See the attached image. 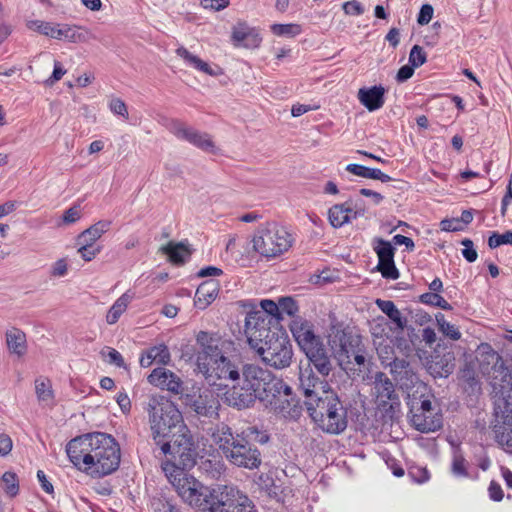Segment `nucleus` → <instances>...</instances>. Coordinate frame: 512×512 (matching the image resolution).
<instances>
[{"instance_id":"1","label":"nucleus","mask_w":512,"mask_h":512,"mask_svg":"<svg viewBox=\"0 0 512 512\" xmlns=\"http://www.w3.org/2000/svg\"><path fill=\"white\" fill-rule=\"evenodd\" d=\"M66 452L76 468L100 478L116 471L120 464V447L109 434L94 432L70 440Z\"/></svg>"},{"instance_id":"2","label":"nucleus","mask_w":512,"mask_h":512,"mask_svg":"<svg viewBox=\"0 0 512 512\" xmlns=\"http://www.w3.org/2000/svg\"><path fill=\"white\" fill-rule=\"evenodd\" d=\"M245 334L249 346L263 362L275 369L288 367L292 361V345L284 332L272 330L263 312H249L245 318Z\"/></svg>"},{"instance_id":"3","label":"nucleus","mask_w":512,"mask_h":512,"mask_svg":"<svg viewBox=\"0 0 512 512\" xmlns=\"http://www.w3.org/2000/svg\"><path fill=\"white\" fill-rule=\"evenodd\" d=\"M252 435H255L253 440L260 444L269 441V436L259 432L256 427H249L245 432L234 435L232 429L224 423L217 425L211 436L230 464L238 468L255 470L262 464V455L249 439Z\"/></svg>"},{"instance_id":"4","label":"nucleus","mask_w":512,"mask_h":512,"mask_svg":"<svg viewBox=\"0 0 512 512\" xmlns=\"http://www.w3.org/2000/svg\"><path fill=\"white\" fill-rule=\"evenodd\" d=\"M196 340L201 348L197 353V368L207 381L215 384L216 380L240 379L238 367L227 357L232 342L205 331H200Z\"/></svg>"},{"instance_id":"5","label":"nucleus","mask_w":512,"mask_h":512,"mask_svg":"<svg viewBox=\"0 0 512 512\" xmlns=\"http://www.w3.org/2000/svg\"><path fill=\"white\" fill-rule=\"evenodd\" d=\"M314 423L325 433L338 435L348 425L347 409L332 390H323L321 397L304 402Z\"/></svg>"},{"instance_id":"6","label":"nucleus","mask_w":512,"mask_h":512,"mask_svg":"<svg viewBox=\"0 0 512 512\" xmlns=\"http://www.w3.org/2000/svg\"><path fill=\"white\" fill-rule=\"evenodd\" d=\"M146 411L156 445L170 437L174 429L179 430L181 425H185L179 409L164 396H151L147 402Z\"/></svg>"},{"instance_id":"7","label":"nucleus","mask_w":512,"mask_h":512,"mask_svg":"<svg viewBox=\"0 0 512 512\" xmlns=\"http://www.w3.org/2000/svg\"><path fill=\"white\" fill-rule=\"evenodd\" d=\"M291 245V235L275 222L260 225L253 237L254 250L267 258L283 254Z\"/></svg>"},{"instance_id":"8","label":"nucleus","mask_w":512,"mask_h":512,"mask_svg":"<svg viewBox=\"0 0 512 512\" xmlns=\"http://www.w3.org/2000/svg\"><path fill=\"white\" fill-rule=\"evenodd\" d=\"M170 441L162 440L158 446L165 457L178 461L184 467H194L198 456L197 445L186 425L171 434Z\"/></svg>"},{"instance_id":"9","label":"nucleus","mask_w":512,"mask_h":512,"mask_svg":"<svg viewBox=\"0 0 512 512\" xmlns=\"http://www.w3.org/2000/svg\"><path fill=\"white\" fill-rule=\"evenodd\" d=\"M431 395H412L409 400L411 423L422 433L434 432L442 427V414L432 405Z\"/></svg>"},{"instance_id":"10","label":"nucleus","mask_w":512,"mask_h":512,"mask_svg":"<svg viewBox=\"0 0 512 512\" xmlns=\"http://www.w3.org/2000/svg\"><path fill=\"white\" fill-rule=\"evenodd\" d=\"M210 512H259L254 501L235 485L220 486Z\"/></svg>"},{"instance_id":"11","label":"nucleus","mask_w":512,"mask_h":512,"mask_svg":"<svg viewBox=\"0 0 512 512\" xmlns=\"http://www.w3.org/2000/svg\"><path fill=\"white\" fill-rule=\"evenodd\" d=\"M178 495L192 507L209 510L212 501H216L217 490H210L193 476H186L175 487Z\"/></svg>"},{"instance_id":"12","label":"nucleus","mask_w":512,"mask_h":512,"mask_svg":"<svg viewBox=\"0 0 512 512\" xmlns=\"http://www.w3.org/2000/svg\"><path fill=\"white\" fill-rule=\"evenodd\" d=\"M184 404L191 408L198 416L210 420L219 418V409L221 407L218 396L209 389L202 390L193 386L190 391L182 396Z\"/></svg>"},{"instance_id":"13","label":"nucleus","mask_w":512,"mask_h":512,"mask_svg":"<svg viewBox=\"0 0 512 512\" xmlns=\"http://www.w3.org/2000/svg\"><path fill=\"white\" fill-rule=\"evenodd\" d=\"M373 395L379 409L390 417L400 407V399L390 378L383 372H377L373 382Z\"/></svg>"},{"instance_id":"14","label":"nucleus","mask_w":512,"mask_h":512,"mask_svg":"<svg viewBox=\"0 0 512 512\" xmlns=\"http://www.w3.org/2000/svg\"><path fill=\"white\" fill-rule=\"evenodd\" d=\"M172 133L181 140H185L204 152L216 154L218 149L212 140L210 134L200 132L181 122H175L172 125Z\"/></svg>"},{"instance_id":"15","label":"nucleus","mask_w":512,"mask_h":512,"mask_svg":"<svg viewBox=\"0 0 512 512\" xmlns=\"http://www.w3.org/2000/svg\"><path fill=\"white\" fill-rule=\"evenodd\" d=\"M504 410L495 411L492 431L495 441L508 452H512V406L505 402Z\"/></svg>"},{"instance_id":"16","label":"nucleus","mask_w":512,"mask_h":512,"mask_svg":"<svg viewBox=\"0 0 512 512\" xmlns=\"http://www.w3.org/2000/svg\"><path fill=\"white\" fill-rule=\"evenodd\" d=\"M148 382L161 389H166L174 395H180V399L187 391L181 378L163 367L155 368L148 376Z\"/></svg>"},{"instance_id":"17","label":"nucleus","mask_w":512,"mask_h":512,"mask_svg":"<svg viewBox=\"0 0 512 512\" xmlns=\"http://www.w3.org/2000/svg\"><path fill=\"white\" fill-rule=\"evenodd\" d=\"M291 332L304 353L310 351L314 346H318L323 343L321 338L315 335L312 325L307 321H293L291 325Z\"/></svg>"},{"instance_id":"18","label":"nucleus","mask_w":512,"mask_h":512,"mask_svg":"<svg viewBox=\"0 0 512 512\" xmlns=\"http://www.w3.org/2000/svg\"><path fill=\"white\" fill-rule=\"evenodd\" d=\"M299 382L306 398L305 402L321 397L322 391L326 390L327 386V383L321 382L309 366L304 369L300 367Z\"/></svg>"},{"instance_id":"19","label":"nucleus","mask_w":512,"mask_h":512,"mask_svg":"<svg viewBox=\"0 0 512 512\" xmlns=\"http://www.w3.org/2000/svg\"><path fill=\"white\" fill-rule=\"evenodd\" d=\"M258 400L257 393L253 392V389L244 384L233 385L231 389L226 392V401L229 405L237 407L238 409H244L252 406L255 401Z\"/></svg>"},{"instance_id":"20","label":"nucleus","mask_w":512,"mask_h":512,"mask_svg":"<svg viewBox=\"0 0 512 512\" xmlns=\"http://www.w3.org/2000/svg\"><path fill=\"white\" fill-rule=\"evenodd\" d=\"M305 355L309 360V364H312L317 372L323 377L328 376L333 370L331 355L323 343L318 346H314V348L306 352Z\"/></svg>"},{"instance_id":"21","label":"nucleus","mask_w":512,"mask_h":512,"mask_svg":"<svg viewBox=\"0 0 512 512\" xmlns=\"http://www.w3.org/2000/svg\"><path fill=\"white\" fill-rule=\"evenodd\" d=\"M271 372L254 364H246L242 368L244 384L259 396Z\"/></svg>"},{"instance_id":"22","label":"nucleus","mask_w":512,"mask_h":512,"mask_svg":"<svg viewBox=\"0 0 512 512\" xmlns=\"http://www.w3.org/2000/svg\"><path fill=\"white\" fill-rule=\"evenodd\" d=\"M385 88L381 85L369 88L363 87L358 90L359 102L369 111L380 109L385 102Z\"/></svg>"},{"instance_id":"23","label":"nucleus","mask_w":512,"mask_h":512,"mask_svg":"<svg viewBox=\"0 0 512 512\" xmlns=\"http://www.w3.org/2000/svg\"><path fill=\"white\" fill-rule=\"evenodd\" d=\"M390 366L392 374L402 386L408 388L419 381L413 366L406 359L395 358Z\"/></svg>"},{"instance_id":"24","label":"nucleus","mask_w":512,"mask_h":512,"mask_svg":"<svg viewBox=\"0 0 512 512\" xmlns=\"http://www.w3.org/2000/svg\"><path fill=\"white\" fill-rule=\"evenodd\" d=\"M269 409L285 418H297L301 412L299 401L293 394L292 388L290 389V395L280 397L273 402Z\"/></svg>"},{"instance_id":"25","label":"nucleus","mask_w":512,"mask_h":512,"mask_svg":"<svg viewBox=\"0 0 512 512\" xmlns=\"http://www.w3.org/2000/svg\"><path fill=\"white\" fill-rule=\"evenodd\" d=\"M219 284L215 280H207L201 283L195 293L194 304L199 309H205L217 297Z\"/></svg>"},{"instance_id":"26","label":"nucleus","mask_w":512,"mask_h":512,"mask_svg":"<svg viewBox=\"0 0 512 512\" xmlns=\"http://www.w3.org/2000/svg\"><path fill=\"white\" fill-rule=\"evenodd\" d=\"M111 227L110 220H100L89 228L80 233L77 237V243L85 245H94V243L102 237Z\"/></svg>"},{"instance_id":"27","label":"nucleus","mask_w":512,"mask_h":512,"mask_svg":"<svg viewBox=\"0 0 512 512\" xmlns=\"http://www.w3.org/2000/svg\"><path fill=\"white\" fill-rule=\"evenodd\" d=\"M6 343L9 351L19 357L24 356L27 352L26 334L18 328L13 327L7 330Z\"/></svg>"},{"instance_id":"28","label":"nucleus","mask_w":512,"mask_h":512,"mask_svg":"<svg viewBox=\"0 0 512 512\" xmlns=\"http://www.w3.org/2000/svg\"><path fill=\"white\" fill-rule=\"evenodd\" d=\"M282 388H284V381L271 373L259 394L258 400L265 407L270 408L275 400V393H279V389Z\"/></svg>"},{"instance_id":"29","label":"nucleus","mask_w":512,"mask_h":512,"mask_svg":"<svg viewBox=\"0 0 512 512\" xmlns=\"http://www.w3.org/2000/svg\"><path fill=\"white\" fill-rule=\"evenodd\" d=\"M351 217L356 218L357 212H353L345 204H335L328 211L329 222L334 228L342 227L350 221Z\"/></svg>"},{"instance_id":"30","label":"nucleus","mask_w":512,"mask_h":512,"mask_svg":"<svg viewBox=\"0 0 512 512\" xmlns=\"http://www.w3.org/2000/svg\"><path fill=\"white\" fill-rule=\"evenodd\" d=\"M57 34L60 35L59 40L64 39L73 43L88 42L91 39H95V36L90 31L68 24H62L60 33Z\"/></svg>"},{"instance_id":"31","label":"nucleus","mask_w":512,"mask_h":512,"mask_svg":"<svg viewBox=\"0 0 512 512\" xmlns=\"http://www.w3.org/2000/svg\"><path fill=\"white\" fill-rule=\"evenodd\" d=\"M191 467H184L179 464L178 461L166 457V461L162 463V470L165 473V476L169 480V482L174 486L177 485V482H181L186 476H189L185 470L190 469Z\"/></svg>"},{"instance_id":"32","label":"nucleus","mask_w":512,"mask_h":512,"mask_svg":"<svg viewBox=\"0 0 512 512\" xmlns=\"http://www.w3.org/2000/svg\"><path fill=\"white\" fill-rule=\"evenodd\" d=\"M346 171L362 178L379 180L383 183L392 180V178L389 175L383 173L380 169L369 168L359 164H348L346 166Z\"/></svg>"},{"instance_id":"33","label":"nucleus","mask_w":512,"mask_h":512,"mask_svg":"<svg viewBox=\"0 0 512 512\" xmlns=\"http://www.w3.org/2000/svg\"><path fill=\"white\" fill-rule=\"evenodd\" d=\"M459 381L463 390L469 394L480 392L481 387L474 368L466 363L459 372Z\"/></svg>"},{"instance_id":"34","label":"nucleus","mask_w":512,"mask_h":512,"mask_svg":"<svg viewBox=\"0 0 512 512\" xmlns=\"http://www.w3.org/2000/svg\"><path fill=\"white\" fill-rule=\"evenodd\" d=\"M176 54L177 56L181 57L188 65L194 67L195 69L211 76L218 75V73L214 71L208 63L201 60L198 56L190 53L185 47L177 48Z\"/></svg>"},{"instance_id":"35","label":"nucleus","mask_w":512,"mask_h":512,"mask_svg":"<svg viewBox=\"0 0 512 512\" xmlns=\"http://www.w3.org/2000/svg\"><path fill=\"white\" fill-rule=\"evenodd\" d=\"M160 251L169 257V260L175 264H183L185 258L190 255V251L182 242H169L160 248Z\"/></svg>"},{"instance_id":"36","label":"nucleus","mask_w":512,"mask_h":512,"mask_svg":"<svg viewBox=\"0 0 512 512\" xmlns=\"http://www.w3.org/2000/svg\"><path fill=\"white\" fill-rule=\"evenodd\" d=\"M133 295L129 292L122 294L111 306L107 315L106 321L108 324H115L120 316L126 311L129 303L132 301Z\"/></svg>"},{"instance_id":"37","label":"nucleus","mask_w":512,"mask_h":512,"mask_svg":"<svg viewBox=\"0 0 512 512\" xmlns=\"http://www.w3.org/2000/svg\"><path fill=\"white\" fill-rule=\"evenodd\" d=\"M35 393L40 403L50 405L54 399L52 383L47 377L40 376L35 380Z\"/></svg>"},{"instance_id":"38","label":"nucleus","mask_w":512,"mask_h":512,"mask_svg":"<svg viewBox=\"0 0 512 512\" xmlns=\"http://www.w3.org/2000/svg\"><path fill=\"white\" fill-rule=\"evenodd\" d=\"M376 304L396 324L397 328L404 329L407 321L392 301L378 299Z\"/></svg>"},{"instance_id":"39","label":"nucleus","mask_w":512,"mask_h":512,"mask_svg":"<svg viewBox=\"0 0 512 512\" xmlns=\"http://www.w3.org/2000/svg\"><path fill=\"white\" fill-rule=\"evenodd\" d=\"M26 27L30 30L36 31L42 35L58 39L60 35L61 25H57V27L53 26L50 22H45L41 20H28L26 22Z\"/></svg>"},{"instance_id":"40","label":"nucleus","mask_w":512,"mask_h":512,"mask_svg":"<svg viewBox=\"0 0 512 512\" xmlns=\"http://www.w3.org/2000/svg\"><path fill=\"white\" fill-rule=\"evenodd\" d=\"M373 249L378 256V260L394 259L395 248L392 243L382 238L373 240Z\"/></svg>"},{"instance_id":"41","label":"nucleus","mask_w":512,"mask_h":512,"mask_svg":"<svg viewBox=\"0 0 512 512\" xmlns=\"http://www.w3.org/2000/svg\"><path fill=\"white\" fill-rule=\"evenodd\" d=\"M436 321L439 330L448 338L456 341L461 338V333L458 328L446 321L445 316L442 313L436 314Z\"/></svg>"},{"instance_id":"42","label":"nucleus","mask_w":512,"mask_h":512,"mask_svg":"<svg viewBox=\"0 0 512 512\" xmlns=\"http://www.w3.org/2000/svg\"><path fill=\"white\" fill-rule=\"evenodd\" d=\"M4 492L11 498L19 493V480L14 472L7 471L1 477Z\"/></svg>"},{"instance_id":"43","label":"nucleus","mask_w":512,"mask_h":512,"mask_svg":"<svg viewBox=\"0 0 512 512\" xmlns=\"http://www.w3.org/2000/svg\"><path fill=\"white\" fill-rule=\"evenodd\" d=\"M467 461L460 450H456L453 454L451 471L456 477H469L467 470Z\"/></svg>"},{"instance_id":"44","label":"nucleus","mask_w":512,"mask_h":512,"mask_svg":"<svg viewBox=\"0 0 512 512\" xmlns=\"http://www.w3.org/2000/svg\"><path fill=\"white\" fill-rule=\"evenodd\" d=\"M377 270L386 279L396 280L399 278V271L395 266L394 259L378 260Z\"/></svg>"},{"instance_id":"45","label":"nucleus","mask_w":512,"mask_h":512,"mask_svg":"<svg viewBox=\"0 0 512 512\" xmlns=\"http://www.w3.org/2000/svg\"><path fill=\"white\" fill-rule=\"evenodd\" d=\"M420 301L424 304L440 307L443 310H452V306L438 293H424L420 296Z\"/></svg>"},{"instance_id":"46","label":"nucleus","mask_w":512,"mask_h":512,"mask_svg":"<svg viewBox=\"0 0 512 512\" xmlns=\"http://www.w3.org/2000/svg\"><path fill=\"white\" fill-rule=\"evenodd\" d=\"M148 352L151 354L152 360L158 364L166 365L170 362V352L164 344L154 346L148 349Z\"/></svg>"},{"instance_id":"47","label":"nucleus","mask_w":512,"mask_h":512,"mask_svg":"<svg viewBox=\"0 0 512 512\" xmlns=\"http://www.w3.org/2000/svg\"><path fill=\"white\" fill-rule=\"evenodd\" d=\"M272 32L277 36L294 37L301 32V28L297 24H274L271 26Z\"/></svg>"},{"instance_id":"48","label":"nucleus","mask_w":512,"mask_h":512,"mask_svg":"<svg viewBox=\"0 0 512 512\" xmlns=\"http://www.w3.org/2000/svg\"><path fill=\"white\" fill-rule=\"evenodd\" d=\"M102 358L109 364H114L117 367H124V359L122 355L114 348L104 347L100 352Z\"/></svg>"},{"instance_id":"49","label":"nucleus","mask_w":512,"mask_h":512,"mask_svg":"<svg viewBox=\"0 0 512 512\" xmlns=\"http://www.w3.org/2000/svg\"><path fill=\"white\" fill-rule=\"evenodd\" d=\"M503 244L512 245V231H506L503 234L494 232L488 239V246L491 249H494Z\"/></svg>"},{"instance_id":"50","label":"nucleus","mask_w":512,"mask_h":512,"mask_svg":"<svg viewBox=\"0 0 512 512\" xmlns=\"http://www.w3.org/2000/svg\"><path fill=\"white\" fill-rule=\"evenodd\" d=\"M427 60V55L424 49L419 45H414L409 54V63L418 68L422 66Z\"/></svg>"},{"instance_id":"51","label":"nucleus","mask_w":512,"mask_h":512,"mask_svg":"<svg viewBox=\"0 0 512 512\" xmlns=\"http://www.w3.org/2000/svg\"><path fill=\"white\" fill-rule=\"evenodd\" d=\"M251 31L252 29L243 23H239L235 26L232 32V40L234 41L235 46H241Z\"/></svg>"},{"instance_id":"52","label":"nucleus","mask_w":512,"mask_h":512,"mask_svg":"<svg viewBox=\"0 0 512 512\" xmlns=\"http://www.w3.org/2000/svg\"><path fill=\"white\" fill-rule=\"evenodd\" d=\"M77 244L79 245L77 252L84 261L93 260L101 251L100 247L94 248L92 245H85L84 243Z\"/></svg>"},{"instance_id":"53","label":"nucleus","mask_w":512,"mask_h":512,"mask_svg":"<svg viewBox=\"0 0 512 512\" xmlns=\"http://www.w3.org/2000/svg\"><path fill=\"white\" fill-rule=\"evenodd\" d=\"M279 311L292 316L298 312V306L291 297H284L279 300Z\"/></svg>"},{"instance_id":"54","label":"nucleus","mask_w":512,"mask_h":512,"mask_svg":"<svg viewBox=\"0 0 512 512\" xmlns=\"http://www.w3.org/2000/svg\"><path fill=\"white\" fill-rule=\"evenodd\" d=\"M110 110L116 114L128 119V108L123 100L120 98H113L109 104Z\"/></svg>"},{"instance_id":"55","label":"nucleus","mask_w":512,"mask_h":512,"mask_svg":"<svg viewBox=\"0 0 512 512\" xmlns=\"http://www.w3.org/2000/svg\"><path fill=\"white\" fill-rule=\"evenodd\" d=\"M434 14V8L430 4H424L421 6L418 17H417V23L421 26L427 25Z\"/></svg>"},{"instance_id":"56","label":"nucleus","mask_w":512,"mask_h":512,"mask_svg":"<svg viewBox=\"0 0 512 512\" xmlns=\"http://www.w3.org/2000/svg\"><path fill=\"white\" fill-rule=\"evenodd\" d=\"M261 306L263 308V313L267 316L269 321V325L271 324L272 316L279 312V303L276 304L272 300H262Z\"/></svg>"},{"instance_id":"57","label":"nucleus","mask_w":512,"mask_h":512,"mask_svg":"<svg viewBox=\"0 0 512 512\" xmlns=\"http://www.w3.org/2000/svg\"><path fill=\"white\" fill-rule=\"evenodd\" d=\"M462 245L465 247L463 250H462V255L463 257L468 261V262H474L476 259H477V251L474 249L473 247V242L472 240L470 239H464L462 241Z\"/></svg>"},{"instance_id":"58","label":"nucleus","mask_w":512,"mask_h":512,"mask_svg":"<svg viewBox=\"0 0 512 512\" xmlns=\"http://www.w3.org/2000/svg\"><path fill=\"white\" fill-rule=\"evenodd\" d=\"M155 512H180L169 500L158 499L153 503Z\"/></svg>"},{"instance_id":"59","label":"nucleus","mask_w":512,"mask_h":512,"mask_svg":"<svg viewBox=\"0 0 512 512\" xmlns=\"http://www.w3.org/2000/svg\"><path fill=\"white\" fill-rule=\"evenodd\" d=\"M343 10L347 15H361L364 12V8L360 2L352 0L347 1L343 4Z\"/></svg>"},{"instance_id":"60","label":"nucleus","mask_w":512,"mask_h":512,"mask_svg":"<svg viewBox=\"0 0 512 512\" xmlns=\"http://www.w3.org/2000/svg\"><path fill=\"white\" fill-rule=\"evenodd\" d=\"M81 217V211L78 206H72L65 211L63 215V222L65 224H72L79 220Z\"/></svg>"},{"instance_id":"61","label":"nucleus","mask_w":512,"mask_h":512,"mask_svg":"<svg viewBox=\"0 0 512 512\" xmlns=\"http://www.w3.org/2000/svg\"><path fill=\"white\" fill-rule=\"evenodd\" d=\"M66 73V70L63 69L60 62L55 61L54 70L52 75L46 80V84L48 86L54 85L55 82L59 81Z\"/></svg>"},{"instance_id":"62","label":"nucleus","mask_w":512,"mask_h":512,"mask_svg":"<svg viewBox=\"0 0 512 512\" xmlns=\"http://www.w3.org/2000/svg\"><path fill=\"white\" fill-rule=\"evenodd\" d=\"M13 447V442L10 436L5 433L0 434V456H7Z\"/></svg>"},{"instance_id":"63","label":"nucleus","mask_w":512,"mask_h":512,"mask_svg":"<svg viewBox=\"0 0 512 512\" xmlns=\"http://www.w3.org/2000/svg\"><path fill=\"white\" fill-rule=\"evenodd\" d=\"M488 492H489L490 499H492L493 501L498 502L503 499V496H504L503 490H502L500 484L497 483L496 481L490 482Z\"/></svg>"},{"instance_id":"64","label":"nucleus","mask_w":512,"mask_h":512,"mask_svg":"<svg viewBox=\"0 0 512 512\" xmlns=\"http://www.w3.org/2000/svg\"><path fill=\"white\" fill-rule=\"evenodd\" d=\"M261 37L259 34L252 29V31L248 34L247 38L241 44V46L245 48H256L261 43Z\"/></svg>"}]
</instances>
